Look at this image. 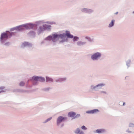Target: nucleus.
<instances>
[{
    "instance_id": "obj_25",
    "label": "nucleus",
    "mask_w": 134,
    "mask_h": 134,
    "mask_svg": "<svg viewBox=\"0 0 134 134\" xmlns=\"http://www.w3.org/2000/svg\"><path fill=\"white\" fill-rule=\"evenodd\" d=\"M118 13V12H117L116 13H115V14H117Z\"/></svg>"
},
{
    "instance_id": "obj_12",
    "label": "nucleus",
    "mask_w": 134,
    "mask_h": 134,
    "mask_svg": "<svg viewBox=\"0 0 134 134\" xmlns=\"http://www.w3.org/2000/svg\"><path fill=\"white\" fill-rule=\"evenodd\" d=\"M46 80L47 81H51L52 82L53 81V79H52L49 77H46Z\"/></svg>"
},
{
    "instance_id": "obj_13",
    "label": "nucleus",
    "mask_w": 134,
    "mask_h": 134,
    "mask_svg": "<svg viewBox=\"0 0 134 134\" xmlns=\"http://www.w3.org/2000/svg\"><path fill=\"white\" fill-rule=\"evenodd\" d=\"M44 81V78H43L41 77H39L38 81H40L41 82H43Z\"/></svg>"
},
{
    "instance_id": "obj_4",
    "label": "nucleus",
    "mask_w": 134,
    "mask_h": 134,
    "mask_svg": "<svg viewBox=\"0 0 134 134\" xmlns=\"http://www.w3.org/2000/svg\"><path fill=\"white\" fill-rule=\"evenodd\" d=\"M66 118H64L62 116L59 117L57 120V124H59L63 120L65 119H66Z\"/></svg>"
},
{
    "instance_id": "obj_26",
    "label": "nucleus",
    "mask_w": 134,
    "mask_h": 134,
    "mask_svg": "<svg viewBox=\"0 0 134 134\" xmlns=\"http://www.w3.org/2000/svg\"><path fill=\"white\" fill-rule=\"evenodd\" d=\"M125 104V103H124L123 104V105H124Z\"/></svg>"
},
{
    "instance_id": "obj_6",
    "label": "nucleus",
    "mask_w": 134,
    "mask_h": 134,
    "mask_svg": "<svg viewBox=\"0 0 134 134\" xmlns=\"http://www.w3.org/2000/svg\"><path fill=\"white\" fill-rule=\"evenodd\" d=\"M99 111L98 109H94L93 110L90 111H87V113H91V114H93V113H96L98 111Z\"/></svg>"
},
{
    "instance_id": "obj_8",
    "label": "nucleus",
    "mask_w": 134,
    "mask_h": 134,
    "mask_svg": "<svg viewBox=\"0 0 134 134\" xmlns=\"http://www.w3.org/2000/svg\"><path fill=\"white\" fill-rule=\"evenodd\" d=\"M76 115V114L74 112H69L68 114V115L70 117H74Z\"/></svg>"
},
{
    "instance_id": "obj_11",
    "label": "nucleus",
    "mask_w": 134,
    "mask_h": 134,
    "mask_svg": "<svg viewBox=\"0 0 134 134\" xmlns=\"http://www.w3.org/2000/svg\"><path fill=\"white\" fill-rule=\"evenodd\" d=\"M39 77L37 76H33L32 79L35 81H38Z\"/></svg>"
},
{
    "instance_id": "obj_15",
    "label": "nucleus",
    "mask_w": 134,
    "mask_h": 134,
    "mask_svg": "<svg viewBox=\"0 0 134 134\" xmlns=\"http://www.w3.org/2000/svg\"><path fill=\"white\" fill-rule=\"evenodd\" d=\"M80 129L79 128H77L75 131V132L76 133H78L80 132Z\"/></svg>"
},
{
    "instance_id": "obj_17",
    "label": "nucleus",
    "mask_w": 134,
    "mask_h": 134,
    "mask_svg": "<svg viewBox=\"0 0 134 134\" xmlns=\"http://www.w3.org/2000/svg\"><path fill=\"white\" fill-rule=\"evenodd\" d=\"M29 44L28 43L26 42H24L23 43V45L24 46L28 45Z\"/></svg>"
},
{
    "instance_id": "obj_19",
    "label": "nucleus",
    "mask_w": 134,
    "mask_h": 134,
    "mask_svg": "<svg viewBox=\"0 0 134 134\" xmlns=\"http://www.w3.org/2000/svg\"><path fill=\"white\" fill-rule=\"evenodd\" d=\"M81 129L83 130H86V128L84 126H83L81 127Z\"/></svg>"
},
{
    "instance_id": "obj_23",
    "label": "nucleus",
    "mask_w": 134,
    "mask_h": 134,
    "mask_svg": "<svg viewBox=\"0 0 134 134\" xmlns=\"http://www.w3.org/2000/svg\"><path fill=\"white\" fill-rule=\"evenodd\" d=\"M79 134H84V133L83 132H81L79 133Z\"/></svg>"
},
{
    "instance_id": "obj_21",
    "label": "nucleus",
    "mask_w": 134,
    "mask_h": 134,
    "mask_svg": "<svg viewBox=\"0 0 134 134\" xmlns=\"http://www.w3.org/2000/svg\"><path fill=\"white\" fill-rule=\"evenodd\" d=\"M87 9L86 8L83 9H82V12H84L85 11H87Z\"/></svg>"
},
{
    "instance_id": "obj_20",
    "label": "nucleus",
    "mask_w": 134,
    "mask_h": 134,
    "mask_svg": "<svg viewBox=\"0 0 134 134\" xmlns=\"http://www.w3.org/2000/svg\"><path fill=\"white\" fill-rule=\"evenodd\" d=\"M80 115L79 114H77L75 116L74 118H76L77 117H79L80 116Z\"/></svg>"
},
{
    "instance_id": "obj_14",
    "label": "nucleus",
    "mask_w": 134,
    "mask_h": 134,
    "mask_svg": "<svg viewBox=\"0 0 134 134\" xmlns=\"http://www.w3.org/2000/svg\"><path fill=\"white\" fill-rule=\"evenodd\" d=\"M104 85L103 84H99L98 85H97L96 86L94 87V88H96V87H98L99 86L102 87V86H104Z\"/></svg>"
},
{
    "instance_id": "obj_22",
    "label": "nucleus",
    "mask_w": 134,
    "mask_h": 134,
    "mask_svg": "<svg viewBox=\"0 0 134 134\" xmlns=\"http://www.w3.org/2000/svg\"><path fill=\"white\" fill-rule=\"evenodd\" d=\"M52 118H50L47 119V122L48 121H49L50 120L52 119Z\"/></svg>"
},
{
    "instance_id": "obj_27",
    "label": "nucleus",
    "mask_w": 134,
    "mask_h": 134,
    "mask_svg": "<svg viewBox=\"0 0 134 134\" xmlns=\"http://www.w3.org/2000/svg\"><path fill=\"white\" fill-rule=\"evenodd\" d=\"M133 13H134V12H133Z\"/></svg>"
},
{
    "instance_id": "obj_16",
    "label": "nucleus",
    "mask_w": 134,
    "mask_h": 134,
    "mask_svg": "<svg viewBox=\"0 0 134 134\" xmlns=\"http://www.w3.org/2000/svg\"><path fill=\"white\" fill-rule=\"evenodd\" d=\"M78 39H79L78 37H75L74 38L73 40L74 41H77L78 40Z\"/></svg>"
},
{
    "instance_id": "obj_9",
    "label": "nucleus",
    "mask_w": 134,
    "mask_h": 134,
    "mask_svg": "<svg viewBox=\"0 0 134 134\" xmlns=\"http://www.w3.org/2000/svg\"><path fill=\"white\" fill-rule=\"evenodd\" d=\"M115 23V20H111V23L109 24V27H111L113 26L114 25Z\"/></svg>"
},
{
    "instance_id": "obj_10",
    "label": "nucleus",
    "mask_w": 134,
    "mask_h": 134,
    "mask_svg": "<svg viewBox=\"0 0 134 134\" xmlns=\"http://www.w3.org/2000/svg\"><path fill=\"white\" fill-rule=\"evenodd\" d=\"M105 131V130L103 129H97L96 131V132L98 133L103 132Z\"/></svg>"
},
{
    "instance_id": "obj_2",
    "label": "nucleus",
    "mask_w": 134,
    "mask_h": 134,
    "mask_svg": "<svg viewBox=\"0 0 134 134\" xmlns=\"http://www.w3.org/2000/svg\"><path fill=\"white\" fill-rule=\"evenodd\" d=\"M35 25L31 24H27L19 26L17 27L16 29L19 30H21L25 29H30L32 28Z\"/></svg>"
},
{
    "instance_id": "obj_18",
    "label": "nucleus",
    "mask_w": 134,
    "mask_h": 134,
    "mask_svg": "<svg viewBox=\"0 0 134 134\" xmlns=\"http://www.w3.org/2000/svg\"><path fill=\"white\" fill-rule=\"evenodd\" d=\"M24 85V83L23 82H21L20 83V85L21 86H23Z\"/></svg>"
},
{
    "instance_id": "obj_1",
    "label": "nucleus",
    "mask_w": 134,
    "mask_h": 134,
    "mask_svg": "<svg viewBox=\"0 0 134 134\" xmlns=\"http://www.w3.org/2000/svg\"><path fill=\"white\" fill-rule=\"evenodd\" d=\"M64 34L60 35L54 34L53 35L52 37V36H49L47 38V39L50 40L52 38L53 42H55L59 38L63 39L64 38Z\"/></svg>"
},
{
    "instance_id": "obj_5",
    "label": "nucleus",
    "mask_w": 134,
    "mask_h": 134,
    "mask_svg": "<svg viewBox=\"0 0 134 134\" xmlns=\"http://www.w3.org/2000/svg\"><path fill=\"white\" fill-rule=\"evenodd\" d=\"M9 37V36L7 34L5 33H2L1 35V40H3Z\"/></svg>"
},
{
    "instance_id": "obj_7",
    "label": "nucleus",
    "mask_w": 134,
    "mask_h": 134,
    "mask_svg": "<svg viewBox=\"0 0 134 134\" xmlns=\"http://www.w3.org/2000/svg\"><path fill=\"white\" fill-rule=\"evenodd\" d=\"M66 35L68 38H72L73 37V35H71L69 31H66Z\"/></svg>"
},
{
    "instance_id": "obj_24",
    "label": "nucleus",
    "mask_w": 134,
    "mask_h": 134,
    "mask_svg": "<svg viewBox=\"0 0 134 134\" xmlns=\"http://www.w3.org/2000/svg\"><path fill=\"white\" fill-rule=\"evenodd\" d=\"M43 27H47V25H43Z\"/></svg>"
},
{
    "instance_id": "obj_3",
    "label": "nucleus",
    "mask_w": 134,
    "mask_h": 134,
    "mask_svg": "<svg viewBox=\"0 0 134 134\" xmlns=\"http://www.w3.org/2000/svg\"><path fill=\"white\" fill-rule=\"evenodd\" d=\"M100 56L101 54L100 53H97L92 56L91 58L93 60H96L100 57Z\"/></svg>"
}]
</instances>
